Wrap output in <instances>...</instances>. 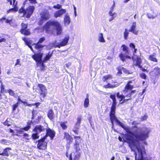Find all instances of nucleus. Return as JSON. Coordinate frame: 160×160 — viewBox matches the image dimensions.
<instances>
[{
  "instance_id": "nucleus-4",
  "label": "nucleus",
  "mask_w": 160,
  "mask_h": 160,
  "mask_svg": "<svg viewBox=\"0 0 160 160\" xmlns=\"http://www.w3.org/2000/svg\"><path fill=\"white\" fill-rule=\"evenodd\" d=\"M43 54V52H39L35 53L32 56V58L36 62L37 67L40 66L44 61L42 59Z\"/></svg>"
},
{
  "instance_id": "nucleus-20",
  "label": "nucleus",
  "mask_w": 160,
  "mask_h": 160,
  "mask_svg": "<svg viewBox=\"0 0 160 160\" xmlns=\"http://www.w3.org/2000/svg\"><path fill=\"white\" fill-rule=\"evenodd\" d=\"M150 73L154 74L155 75L158 76L160 74V68L158 67H156Z\"/></svg>"
},
{
  "instance_id": "nucleus-58",
  "label": "nucleus",
  "mask_w": 160,
  "mask_h": 160,
  "mask_svg": "<svg viewBox=\"0 0 160 160\" xmlns=\"http://www.w3.org/2000/svg\"><path fill=\"white\" fill-rule=\"evenodd\" d=\"M129 46L131 48L135 49V45L132 43H130L129 44Z\"/></svg>"
},
{
  "instance_id": "nucleus-56",
  "label": "nucleus",
  "mask_w": 160,
  "mask_h": 160,
  "mask_svg": "<svg viewBox=\"0 0 160 160\" xmlns=\"http://www.w3.org/2000/svg\"><path fill=\"white\" fill-rule=\"evenodd\" d=\"M123 67H122L121 66H119L117 68V70L118 71H122L123 70Z\"/></svg>"
},
{
  "instance_id": "nucleus-59",
  "label": "nucleus",
  "mask_w": 160,
  "mask_h": 160,
  "mask_svg": "<svg viewBox=\"0 0 160 160\" xmlns=\"http://www.w3.org/2000/svg\"><path fill=\"white\" fill-rule=\"evenodd\" d=\"M24 131V129L22 128H21L20 130L18 131V132L19 134H22Z\"/></svg>"
},
{
  "instance_id": "nucleus-53",
  "label": "nucleus",
  "mask_w": 160,
  "mask_h": 160,
  "mask_svg": "<svg viewBox=\"0 0 160 160\" xmlns=\"http://www.w3.org/2000/svg\"><path fill=\"white\" fill-rule=\"evenodd\" d=\"M139 68L143 72H148V70L144 68H143L142 66H140Z\"/></svg>"
},
{
  "instance_id": "nucleus-42",
  "label": "nucleus",
  "mask_w": 160,
  "mask_h": 160,
  "mask_svg": "<svg viewBox=\"0 0 160 160\" xmlns=\"http://www.w3.org/2000/svg\"><path fill=\"white\" fill-rule=\"evenodd\" d=\"M42 118V117L41 116H38L37 118L35 120H33V122H34L36 123H38L39 122L40 120Z\"/></svg>"
},
{
  "instance_id": "nucleus-49",
  "label": "nucleus",
  "mask_w": 160,
  "mask_h": 160,
  "mask_svg": "<svg viewBox=\"0 0 160 160\" xmlns=\"http://www.w3.org/2000/svg\"><path fill=\"white\" fill-rule=\"evenodd\" d=\"M25 10L24 8L22 7L19 10V13H23L24 15H25Z\"/></svg>"
},
{
  "instance_id": "nucleus-62",
  "label": "nucleus",
  "mask_w": 160,
  "mask_h": 160,
  "mask_svg": "<svg viewBox=\"0 0 160 160\" xmlns=\"http://www.w3.org/2000/svg\"><path fill=\"white\" fill-rule=\"evenodd\" d=\"M0 85H1V91L4 89V85L2 84V82L0 81Z\"/></svg>"
},
{
  "instance_id": "nucleus-37",
  "label": "nucleus",
  "mask_w": 160,
  "mask_h": 160,
  "mask_svg": "<svg viewBox=\"0 0 160 160\" xmlns=\"http://www.w3.org/2000/svg\"><path fill=\"white\" fill-rule=\"evenodd\" d=\"M128 31L127 29H125V31L124 32V38L126 40L127 39L128 37V36L129 32Z\"/></svg>"
},
{
  "instance_id": "nucleus-31",
  "label": "nucleus",
  "mask_w": 160,
  "mask_h": 160,
  "mask_svg": "<svg viewBox=\"0 0 160 160\" xmlns=\"http://www.w3.org/2000/svg\"><path fill=\"white\" fill-rule=\"evenodd\" d=\"M38 135L39 133L36 132L35 133H32L31 136L33 140H35L38 139L39 138Z\"/></svg>"
},
{
  "instance_id": "nucleus-23",
  "label": "nucleus",
  "mask_w": 160,
  "mask_h": 160,
  "mask_svg": "<svg viewBox=\"0 0 160 160\" xmlns=\"http://www.w3.org/2000/svg\"><path fill=\"white\" fill-rule=\"evenodd\" d=\"M17 3V2H16V3L13 8H10L8 11H7V13H8L11 12H16L18 10V7L16 6Z\"/></svg>"
},
{
  "instance_id": "nucleus-19",
  "label": "nucleus",
  "mask_w": 160,
  "mask_h": 160,
  "mask_svg": "<svg viewBox=\"0 0 160 160\" xmlns=\"http://www.w3.org/2000/svg\"><path fill=\"white\" fill-rule=\"evenodd\" d=\"M47 116L48 118L51 120H52L54 119L55 117L54 114L52 109H50L48 111Z\"/></svg>"
},
{
  "instance_id": "nucleus-21",
  "label": "nucleus",
  "mask_w": 160,
  "mask_h": 160,
  "mask_svg": "<svg viewBox=\"0 0 160 160\" xmlns=\"http://www.w3.org/2000/svg\"><path fill=\"white\" fill-rule=\"evenodd\" d=\"M34 44L35 45V48L38 50V53L41 52L42 48L44 46L37 42L36 43H34Z\"/></svg>"
},
{
  "instance_id": "nucleus-8",
  "label": "nucleus",
  "mask_w": 160,
  "mask_h": 160,
  "mask_svg": "<svg viewBox=\"0 0 160 160\" xmlns=\"http://www.w3.org/2000/svg\"><path fill=\"white\" fill-rule=\"evenodd\" d=\"M22 28L20 30L21 33L25 35L28 36L30 34V32L29 29H27L28 28V24L22 23L21 24Z\"/></svg>"
},
{
  "instance_id": "nucleus-24",
  "label": "nucleus",
  "mask_w": 160,
  "mask_h": 160,
  "mask_svg": "<svg viewBox=\"0 0 160 160\" xmlns=\"http://www.w3.org/2000/svg\"><path fill=\"white\" fill-rule=\"evenodd\" d=\"M122 50L125 52L126 54H129V51L128 50V48L124 44H123L122 46Z\"/></svg>"
},
{
  "instance_id": "nucleus-17",
  "label": "nucleus",
  "mask_w": 160,
  "mask_h": 160,
  "mask_svg": "<svg viewBox=\"0 0 160 160\" xmlns=\"http://www.w3.org/2000/svg\"><path fill=\"white\" fill-rule=\"evenodd\" d=\"M136 28V22H133L132 23V24L131 27V28L128 31L131 32L135 35H137L138 34V31H135Z\"/></svg>"
},
{
  "instance_id": "nucleus-44",
  "label": "nucleus",
  "mask_w": 160,
  "mask_h": 160,
  "mask_svg": "<svg viewBox=\"0 0 160 160\" xmlns=\"http://www.w3.org/2000/svg\"><path fill=\"white\" fill-rule=\"evenodd\" d=\"M140 76L142 78L144 79H146L147 77V75L143 72L140 74Z\"/></svg>"
},
{
  "instance_id": "nucleus-16",
  "label": "nucleus",
  "mask_w": 160,
  "mask_h": 160,
  "mask_svg": "<svg viewBox=\"0 0 160 160\" xmlns=\"http://www.w3.org/2000/svg\"><path fill=\"white\" fill-rule=\"evenodd\" d=\"M77 121L75 123L74 126V129L78 130L80 127V124L82 120L81 116H79L78 117L77 119Z\"/></svg>"
},
{
  "instance_id": "nucleus-18",
  "label": "nucleus",
  "mask_w": 160,
  "mask_h": 160,
  "mask_svg": "<svg viewBox=\"0 0 160 160\" xmlns=\"http://www.w3.org/2000/svg\"><path fill=\"white\" fill-rule=\"evenodd\" d=\"M64 23L65 26H68L71 22L70 18L68 13L66 14L64 18Z\"/></svg>"
},
{
  "instance_id": "nucleus-54",
  "label": "nucleus",
  "mask_w": 160,
  "mask_h": 160,
  "mask_svg": "<svg viewBox=\"0 0 160 160\" xmlns=\"http://www.w3.org/2000/svg\"><path fill=\"white\" fill-rule=\"evenodd\" d=\"M110 98L112 100L116 99V95L115 94H111L110 95Z\"/></svg>"
},
{
  "instance_id": "nucleus-13",
  "label": "nucleus",
  "mask_w": 160,
  "mask_h": 160,
  "mask_svg": "<svg viewBox=\"0 0 160 160\" xmlns=\"http://www.w3.org/2000/svg\"><path fill=\"white\" fill-rule=\"evenodd\" d=\"M66 12L65 9L61 8L60 10L56 11L54 13V17L57 18L58 17H61L63 14L65 13Z\"/></svg>"
},
{
  "instance_id": "nucleus-46",
  "label": "nucleus",
  "mask_w": 160,
  "mask_h": 160,
  "mask_svg": "<svg viewBox=\"0 0 160 160\" xmlns=\"http://www.w3.org/2000/svg\"><path fill=\"white\" fill-rule=\"evenodd\" d=\"M80 157V154L79 153H77L75 155L73 160H79Z\"/></svg>"
},
{
  "instance_id": "nucleus-25",
  "label": "nucleus",
  "mask_w": 160,
  "mask_h": 160,
  "mask_svg": "<svg viewBox=\"0 0 160 160\" xmlns=\"http://www.w3.org/2000/svg\"><path fill=\"white\" fill-rule=\"evenodd\" d=\"M116 96L118 98L120 99V103L124 100V98H125V96L122 94L120 95L119 92H118L116 94Z\"/></svg>"
},
{
  "instance_id": "nucleus-1",
  "label": "nucleus",
  "mask_w": 160,
  "mask_h": 160,
  "mask_svg": "<svg viewBox=\"0 0 160 160\" xmlns=\"http://www.w3.org/2000/svg\"><path fill=\"white\" fill-rule=\"evenodd\" d=\"M123 129L128 133L133 136L127 138V142L132 151L135 152L136 149L140 151V141H144L148 138L150 132L149 129L146 128H138L136 126H133L132 129L128 126H125Z\"/></svg>"
},
{
  "instance_id": "nucleus-48",
  "label": "nucleus",
  "mask_w": 160,
  "mask_h": 160,
  "mask_svg": "<svg viewBox=\"0 0 160 160\" xmlns=\"http://www.w3.org/2000/svg\"><path fill=\"white\" fill-rule=\"evenodd\" d=\"M45 40V38L44 37H42L41 38H40L38 42H37V43H42Z\"/></svg>"
},
{
  "instance_id": "nucleus-28",
  "label": "nucleus",
  "mask_w": 160,
  "mask_h": 160,
  "mask_svg": "<svg viewBox=\"0 0 160 160\" xmlns=\"http://www.w3.org/2000/svg\"><path fill=\"white\" fill-rule=\"evenodd\" d=\"M52 53L53 52H52V53L49 52L48 54L46 55V57L44 58L43 59L45 61H47L50 59L52 55Z\"/></svg>"
},
{
  "instance_id": "nucleus-38",
  "label": "nucleus",
  "mask_w": 160,
  "mask_h": 160,
  "mask_svg": "<svg viewBox=\"0 0 160 160\" xmlns=\"http://www.w3.org/2000/svg\"><path fill=\"white\" fill-rule=\"evenodd\" d=\"M119 57L121 60L123 62L124 61L126 58L125 54L121 53L119 54Z\"/></svg>"
},
{
  "instance_id": "nucleus-63",
  "label": "nucleus",
  "mask_w": 160,
  "mask_h": 160,
  "mask_svg": "<svg viewBox=\"0 0 160 160\" xmlns=\"http://www.w3.org/2000/svg\"><path fill=\"white\" fill-rule=\"evenodd\" d=\"M109 14L110 16H113L116 13L115 12L112 13V11L110 10L109 12Z\"/></svg>"
},
{
  "instance_id": "nucleus-5",
  "label": "nucleus",
  "mask_w": 160,
  "mask_h": 160,
  "mask_svg": "<svg viewBox=\"0 0 160 160\" xmlns=\"http://www.w3.org/2000/svg\"><path fill=\"white\" fill-rule=\"evenodd\" d=\"M75 143L73 146V148L76 152H78L81 150V146H80V143L81 142V139L80 136H74Z\"/></svg>"
},
{
  "instance_id": "nucleus-50",
  "label": "nucleus",
  "mask_w": 160,
  "mask_h": 160,
  "mask_svg": "<svg viewBox=\"0 0 160 160\" xmlns=\"http://www.w3.org/2000/svg\"><path fill=\"white\" fill-rule=\"evenodd\" d=\"M26 44L27 46H28V47L31 49V50L34 52V50L32 47L30 45V43L29 42H26Z\"/></svg>"
},
{
  "instance_id": "nucleus-26",
  "label": "nucleus",
  "mask_w": 160,
  "mask_h": 160,
  "mask_svg": "<svg viewBox=\"0 0 160 160\" xmlns=\"http://www.w3.org/2000/svg\"><path fill=\"white\" fill-rule=\"evenodd\" d=\"M109 116L110 119L114 120L115 122L116 121V120L118 119L115 115V113H110Z\"/></svg>"
},
{
  "instance_id": "nucleus-30",
  "label": "nucleus",
  "mask_w": 160,
  "mask_h": 160,
  "mask_svg": "<svg viewBox=\"0 0 160 160\" xmlns=\"http://www.w3.org/2000/svg\"><path fill=\"white\" fill-rule=\"evenodd\" d=\"M38 86L41 92H44L46 90V87L43 85L39 84Z\"/></svg>"
},
{
  "instance_id": "nucleus-41",
  "label": "nucleus",
  "mask_w": 160,
  "mask_h": 160,
  "mask_svg": "<svg viewBox=\"0 0 160 160\" xmlns=\"http://www.w3.org/2000/svg\"><path fill=\"white\" fill-rule=\"evenodd\" d=\"M124 73L127 74H132V72L131 71H129L127 70L125 68H123V70Z\"/></svg>"
},
{
  "instance_id": "nucleus-11",
  "label": "nucleus",
  "mask_w": 160,
  "mask_h": 160,
  "mask_svg": "<svg viewBox=\"0 0 160 160\" xmlns=\"http://www.w3.org/2000/svg\"><path fill=\"white\" fill-rule=\"evenodd\" d=\"M69 39V36L66 37L60 43H58L57 45L54 44V46L58 48H60L61 47L65 46L67 45Z\"/></svg>"
},
{
  "instance_id": "nucleus-14",
  "label": "nucleus",
  "mask_w": 160,
  "mask_h": 160,
  "mask_svg": "<svg viewBox=\"0 0 160 160\" xmlns=\"http://www.w3.org/2000/svg\"><path fill=\"white\" fill-rule=\"evenodd\" d=\"M64 138L66 140L67 142L69 144L72 143L73 141V138L69 134L66 132L64 133Z\"/></svg>"
},
{
  "instance_id": "nucleus-22",
  "label": "nucleus",
  "mask_w": 160,
  "mask_h": 160,
  "mask_svg": "<svg viewBox=\"0 0 160 160\" xmlns=\"http://www.w3.org/2000/svg\"><path fill=\"white\" fill-rule=\"evenodd\" d=\"M11 149L10 148H6L4 149L2 153H0V155L8 156L9 155V154H8V151Z\"/></svg>"
},
{
  "instance_id": "nucleus-40",
  "label": "nucleus",
  "mask_w": 160,
  "mask_h": 160,
  "mask_svg": "<svg viewBox=\"0 0 160 160\" xmlns=\"http://www.w3.org/2000/svg\"><path fill=\"white\" fill-rule=\"evenodd\" d=\"M116 108V105H112V107L111 108V111L110 113L113 112L115 113V110Z\"/></svg>"
},
{
  "instance_id": "nucleus-60",
  "label": "nucleus",
  "mask_w": 160,
  "mask_h": 160,
  "mask_svg": "<svg viewBox=\"0 0 160 160\" xmlns=\"http://www.w3.org/2000/svg\"><path fill=\"white\" fill-rule=\"evenodd\" d=\"M5 22L6 23H9V24H10V22L12 21V19L11 18V19H6L5 20Z\"/></svg>"
},
{
  "instance_id": "nucleus-6",
  "label": "nucleus",
  "mask_w": 160,
  "mask_h": 160,
  "mask_svg": "<svg viewBox=\"0 0 160 160\" xmlns=\"http://www.w3.org/2000/svg\"><path fill=\"white\" fill-rule=\"evenodd\" d=\"M46 138L45 137H43L40 140H38L36 143L38 142L37 144V148L40 150H45L47 147V142H45Z\"/></svg>"
},
{
  "instance_id": "nucleus-57",
  "label": "nucleus",
  "mask_w": 160,
  "mask_h": 160,
  "mask_svg": "<svg viewBox=\"0 0 160 160\" xmlns=\"http://www.w3.org/2000/svg\"><path fill=\"white\" fill-rule=\"evenodd\" d=\"M131 98H129L128 99H125V98H124V100H123L122 102H121V104H122V103H123L126 102L127 101H128L130 100H131Z\"/></svg>"
},
{
  "instance_id": "nucleus-12",
  "label": "nucleus",
  "mask_w": 160,
  "mask_h": 160,
  "mask_svg": "<svg viewBox=\"0 0 160 160\" xmlns=\"http://www.w3.org/2000/svg\"><path fill=\"white\" fill-rule=\"evenodd\" d=\"M46 135L49 136L51 140L53 139L55 137L56 134L55 132L50 128L46 129Z\"/></svg>"
},
{
  "instance_id": "nucleus-52",
  "label": "nucleus",
  "mask_w": 160,
  "mask_h": 160,
  "mask_svg": "<svg viewBox=\"0 0 160 160\" xmlns=\"http://www.w3.org/2000/svg\"><path fill=\"white\" fill-rule=\"evenodd\" d=\"M111 84L108 83L107 85H104L103 87L105 88H111Z\"/></svg>"
},
{
  "instance_id": "nucleus-9",
  "label": "nucleus",
  "mask_w": 160,
  "mask_h": 160,
  "mask_svg": "<svg viewBox=\"0 0 160 160\" xmlns=\"http://www.w3.org/2000/svg\"><path fill=\"white\" fill-rule=\"evenodd\" d=\"M140 149L141 150L140 151H138V150H137L139 153L138 159L137 158V155L136 154L135 150V152H135V160H151L148 157H144L143 156V150L141 147H140Z\"/></svg>"
},
{
  "instance_id": "nucleus-47",
  "label": "nucleus",
  "mask_w": 160,
  "mask_h": 160,
  "mask_svg": "<svg viewBox=\"0 0 160 160\" xmlns=\"http://www.w3.org/2000/svg\"><path fill=\"white\" fill-rule=\"evenodd\" d=\"M54 44H56V45H57L58 44L57 41H55V42H53L52 43H50L49 44V46L50 47H51V48H52V47H54V48H57V47H55L54 46Z\"/></svg>"
},
{
  "instance_id": "nucleus-7",
  "label": "nucleus",
  "mask_w": 160,
  "mask_h": 160,
  "mask_svg": "<svg viewBox=\"0 0 160 160\" xmlns=\"http://www.w3.org/2000/svg\"><path fill=\"white\" fill-rule=\"evenodd\" d=\"M41 15V18L38 22L39 25H42L44 21L48 20L50 17V14L47 12H43Z\"/></svg>"
},
{
  "instance_id": "nucleus-43",
  "label": "nucleus",
  "mask_w": 160,
  "mask_h": 160,
  "mask_svg": "<svg viewBox=\"0 0 160 160\" xmlns=\"http://www.w3.org/2000/svg\"><path fill=\"white\" fill-rule=\"evenodd\" d=\"M19 104V102H18L16 104H14L12 106V111H15L16 110V108L18 106Z\"/></svg>"
},
{
  "instance_id": "nucleus-10",
  "label": "nucleus",
  "mask_w": 160,
  "mask_h": 160,
  "mask_svg": "<svg viewBox=\"0 0 160 160\" xmlns=\"http://www.w3.org/2000/svg\"><path fill=\"white\" fill-rule=\"evenodd\" d=\"M35 10V7L33 6H29L25 10V13L26 18H30Z\"/></svg>"
},
{
  "instance_id": "nucleus-34",
  "label": "nucleus",
  "mask_w": 160,
  "mask_h": 160,
  "mask_svg": "<svg viewBox=\"0 0 160 160\" xmlns=\"http://www.w3.org/2000/svg\"><path fill=\"white\" fill-rule=\"evenodd\" d=\"M147 16L148 17L149 19H154L157 17V15L156 14H155V15H154L149 13H147Z\"/></svg>"
},
{
  "instance_id": "nucleus-27",
  "label": "nucleus",
  "mask_w": 160,
  "mask_h": 160,
  "mask_svg": "<svg viewBox=\"0 0 160 160\" xmlns=\"http://www.w3.org/2000/svg\"><path fill=\"white\" fill-rule=\"evenodd\" d=\"M89 103V100L88 98V95H87V98L85 99L84 103V107L85 108H87L88 107Z\"/></svg>"
},
{
  "instance_id": "nucleus-45",
  "label": "nucleus",
  "mask_w": 160,
  "mask_h": 160,
  "mask_svg": "<svg viewBox=\"0 0 160 160\" xmlns=\"http://www.w3.org/2000/svg\"><path fill=\"white\" fill-rule=\"evenodd\" d=\"M62 7V5L59 4H57L56 5H54L53 8L55 9H61Z\"/></svg>"
},
{
  "instance_id": "nucleus-36",
  "label": "nucleus",
  "mask_w": 160,
  "mask_h": 160,
  "mask_svg": "<svg viewBox=\"0 0 160 160\" xmlns=\"http://www.w3.org/2000/svg\"><path fill=\"white\" fill-rule=\"evenodd\" d=\"M149 59L151 60V61H152L153 62H158V60L157 59L154 57V55H150L149 57Z\"/></svg>"
},
{
  "instance_id": "nucleus-55",
  "label": "nucleus",
  "mask_w": 160,
  "mask_h": 160,
  "mask_svg": "<svg viewBox=\"0 0 160 160\" xmlns=\"http://www.w3.org/2000/svg\"><path fill=\"white\" fill-rule=\"evenodd\" d=\"M148 118V116L147 115H144L143 117L141 118V120L142 121H143L147 119Z\"/></svg>"
},
{
  "instance_id": "nucleus-2",
  "label": "nucleus",
  "mask_w": 160,
  "mask_h": 160,
  "mask_svg": "<svg viewBox=\"0 0 160 160\" xmlns=\"http://www.w3.org/2000/svg\"><path fill=\"white\" fill-rule=\"evenodd\" d=\"M43 28L46 33H52L55 30L57 35H60L62 30L61 24L56 20H50L44 25Z\"/></svg>"
},
{
  "instance_id": "nucleus-3",
  "label": "nucleus",
  "mask_w": 160,
  "mask_h": 160,
  "mask_svg": "<svg viewBox=\"0 0 160 160\" xmlns=\"http://www.w3.org/2000/svg\"><path fill=\"white\" fill-rule=\"evenodd\" d=\"M131 82V81H129L128 83L123 91L125 94V97L129 98H131V95L135 93L136 92V90H132L133 87V86L130 84Z\"/></svg>"
},
{
  "instance_id": "nucleus-29",
  "label": "nucleus",
  "mask_w": 160,
  "mask_h": 160,
  "mask_svg": "<svg viewBox=\"0 0 160 160\" xmlns=\"http://www.w3.org/2000/svg\"><path fill=\"white\" fill-rule=\"evenodd\" d=\"M98 40L100 42H105V41L103 38V35L102 33H100L99 34Z\"/></svg>"
},
{
  "instance_id": "nucleus-39",
  "label": "nucleus",
  "mask_w": 160,
  "mask_h": 160,
  "mask_svg": "<svg viewBox=\"0 0 160 160\" xmlns=\"http://www.w3.org/2000/svg\"><path fill=\"white\" fill-rule=\"evenodd\" d=\"M32 119L33 120L34 118L35 117H36L38 114L37 111L33 110L32 111Z\"/></svg>"
},
{
  "instance_id": "nucleus-64",
  "label": "nucleus",
  "mask_w": 160,
  "mask_h": 160,
  "mask_svg": "<svg viewBox=\"0 0 160 160\" xmlns=\"http://www.w3.org/2000/svg\"><path fill=\"white\" fill-rule=\"evenodd\" d=\"M118 86H119L118 84H113V85L111 84V88H114L117 87Z\"/></svg>"
},
{
  "instance_id": "nucleus-15",
  "label": "nucleus",
  "mask_w": 160,
  "mask_h": 160,
  "mask_svg": "<svg viewBox=\"0 0 160 160\" xmlns=\"http://www.w3.org/2000/svg\"><path fill=\"white\" fill-rule=\"evenodd\" d=\"M45 128L41 125H38L36 126L34 129L33 131L39 134V133L45 131Z\"/></svg>"
},
{
  "instance_id": "nucleus-32",
  "label": "nucleus",
  "mask_w": 160,
  "mask_h": 160,
  "mask_svg": "<svg viewBox=\"0 0 160 160\" xmlns=\"http://www.w3.org/2000/svg\"><path fill=\"white\" fill-rule=\"evenodd\" d=\"M67 123V122H61L60 125L63 129L65 130L67 128V126L66 125Z\"/></svg>"
},
{
  "instance_id": "nucleus-33",
  "label": "nucleus",
  "mask_w": 160,
  "mask_h": 160,
  "mask_svg": "<svg viewBox=\"0 0 160 160\" xmlns=\"http://www.w3.org/2000/svg\"><path fill=\"white\" fill-rule=\"evenodd\" d=\"M141 62V60L140 58H138L136 60V65L139 68L140 66H141L140 65Z\"/></svg>"
},
{
  "instance_id": "nucleus-61",
  "label": "nucleus",
  "mask_w": 160,
  "mask_h": 160,
  "mask_svg": "<svg viewBox=\"0 0 160 160\" xmlns=\"http://www.w3.org/2000/svg\"><path fill=\"white\" fill-rule=\"evenodd\" d=\"M3 124L5 125H7L8 126H9L11 125L8 123L7 119L6 120V121L5 122H4Z\"/></svg>"
},
{
  "instance_id": "nucleus-51",
  "label": "nucleus",
  "mask_w": 160,
  "mask_h": 160,
  "mask_svg": "<svg viewBox=\"0 0 160 160\" xmlns=\"http://www.w3.org/2000/svg\"><path fill=\"white\" fill-rule=\"evenodd\" d=\"M8 92L9 93V94L11 96H13L15 93L14 92V91L12 90L11 89H9L8 90Z\"/></svg>"
},
{
  "instance_id": "nucleus-35",
  "label": "nucleus",
  "mask_w": 160,
  "mask_h": 160,
  "mask_svg": "<svg viewBox=\"0 0 160 160\" xmlns=\"http://www.w3.org/2000/svg\"><path fill=\"white\" fill-rule=\"evenodd\" d=\"M116 122L117 124L119 126L123 128L125 127V125L122 122H120L118 119H117Z\"/></svg>"
}]
</instances>
